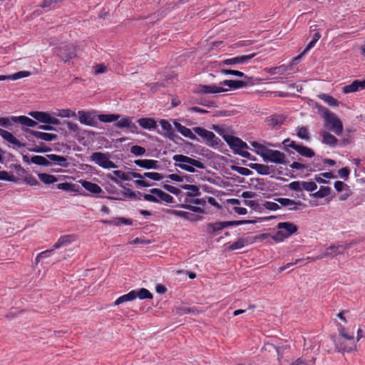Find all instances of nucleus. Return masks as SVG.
Instances as JSON below:
<instances>
[{"mask_svg":"<svg viewBox=\"0 0 365 365\" xmlns=\"http://www.w3.org/2000/svg\"><path fill=\"white\" fill-rule=\"evenodd\" d=\"M316 359L312 357L310 360H304L302 358L297 359L292 365H314Z\"/></svg>","mask_w":365,"mask_h":365,"instance_id":"4d7b16f0","label":"nucleus"},{"mask_svg":"<svg viewBox=\"0 0 365 365\" xmlns=\"http://www.w3.org/2000/svg\"><path fill=\"white\" fill-rule=\"evenodd\" d=\"M365 89V80H355L342 88L344 93H354Z\"/></svg>","mask_w":365,"mask_h":365,"instance_id":"f3484780","label":"nucleus"},{"mask_svg":"<svg viewBox=\"0 0 365 365\" xmlns=\"http://www.w3.org/2000/svg\"><path fill=\"white\" fill-rule=\"evenodd\" d=\"M80 183L85 190L93 194H98L103 192L102 188L96 183L87 180H81Z\"/></svg>","mask_w":365,"mask_h":365,"instance_id":"a878e982","label":"nucleus"},{"mask_svg":"<svg viewBox=\"0 0 365 365\" xmlns=\"http://www.w3.org/2000/svg\"><path fill=\"white\" fill-rule=\"evenodd\" d=\"M78 120L83 125L96 127L98 121L96 115H93L92 113L84 110H78Z\"/></svg>","mask_w":365,"mask_h":365,"instance_id":"4468645a","label":"nucleus"},{"mask_svg":"<svg viewBox=\"0 0 365 365\" xmlns=\"http://www.w3.org/2000/svg\"><path fill=\"white\" fill-rule=\"evenodd\" d=\"M0 180L10 182H14L16 180V178L13 175H9V173L5 170L0 171Z\"/></svg>","mask_w":365,"mask_h":365,"instance_id":"052dcab7","label":"nucleus"},{"mask_svg":"<svg viewBox=\"0 0 365 365\" xmlns=\"http://www.w3.org/2000/svg\"><path fill=\"white\" fill-rule=\"evenodd\" d=\"M135 299L134 292L130 291L128 294L119 297L115 302L114 305L118 306L123 303L130 302Z\"/></svg>","mask_w":365,"mask_h":365,"instance_id":"ea45409f","label":"nucleus"},{"mask_svg":"<svg viewBox=\"0 0 365 365\" xmlns=\"http://www.w3.org/2000/svg\"><path fill=\"white\" fill-rule=\"evenodd\" d=\"M138 124L145 129H152L156 127V122L150 118H143L138 120Z\"/></svg>","mask_w":365,"mask_h":365,"instance_id":"c9c22d12","label":"nucleus"},{"mask_svg":"<svg viewBox=\"0 0 365 365\" xmlns=\"http://www.w3.org/2000/svg\"><path fill=\"white\" fill-rule=\"evenodd\" d=\"M47 158L49 159V160L54 162L56 165L63 168H67L68 166L67 159L63 156L58 155L56 154H49L47 155Z\"/></svg>","mask_w":365,"mask_h":365,"instance_id":"473e14b6","label":"nucleus"},{"mask_svg":"<svg viewBox=\"0 0 365 365\" xmlns=\"http://www.w3.org/2000/svg\"><path fill=\"white\" fill-rule=\"evenodd\" d=\"M175 313H176V314H178L179 316H182V315L187 314L196 315L197 314H198V311H197V308L195 307H188L185 305L182 304V305L175 307Z\"/></svg>","mask_w":365,"mask_h":365,"instance_id":"c756f323","label":"nucleus"},{"mask_svg":"<svg viewBox=\"0 0 365 365\" xmlns=\"http://www.w3.org/2000/svg\"><path fill=\"white\" fill-rule=\"evenodd\" d=\"M338 331H339V336L338 338L342 339L343 340L348 341V347H345L346 349L348 350H355L356 348V340L354 336L353 333H349L346 328L342 326L339 325L338 327Z\"/></svg>","mask_w":365,"mask_h":365,"instance_id":"ddd939ff","label":"nucleus"},{"mask_svg":"<svg viewBox=\"0 0 365 365\" xmlns=\"http://www.w3.org/2000/svg\"><path fill=\"white\" fill-rule=\"evenodd\" d=\"M285 116L284 115L276 114L268 118L267 122L269 126L278 128L283 124Z\"/></svg>","mask_w":365,"mask_h":365,"instance_id":"bb28decb","label":"nucleus"},{"mask_svg":"<svg viewBox=\"0 0 365 365\" xmlns=\"http://www.w3.org/2000/svg\"><path fill=\"white\" fill-rule=\"evenodd\" d=\"M226 228L225 222H217L215 223H208L206 225V232L208 234H214Z\"/></svg>","mask_w":365,"mask_h":365,"instance_id":"2f4dec72","label":"nucleus"},{"mask_svg":"<svg viewBox=\"0 0 365 365\" xmlns=\"http://www.w3.org/2000/svg\"><path fill=\"white\" fill-rule=\"evenodd\" d=\"M297 135L302 140L309 141L310 135L308 129L305 126H299L297 128Z\"/></svg>","mask_w":365,"mask_h":365,"instance_id":"37998d69","label":"nucleus"},{"mask_svg":"<svg viewBox=\"0 0 365 365\" xmlns=\"http://www.w3.org/2000/svg\"><path fill=\"white\" fill-rule=\"evenodd\" d=\"M282 143L284 147L294 149L303 157L312 158L315 155V153L312 149L302 145H299L295 141L291 140L289 138L285 139Z\"/></svg>","mask_w":365,"mask_h":365,"instance_id":"6e6552de","label":"nucleus"},{"mask_svg":"<svg viewBox=\"0 0 365 365\" xmlns=\"http://www.w3.org/2000/svg\"><path fill=\"white\" fill-rule=\"evenodd\" d=\"M224 139L234 153L238 154L243 158H250V154L245 150V149L248 148V146L240 138L232 135H225Z\"/></svg>","mask_w":365,"mask_h":365,"instance_id":"39448f33","label":"nucleus"},{"mask_svg":"<svg viewBox=\"0 0 365 365\" xmlns=\"http://www.w3.org/2000/svg\"><path fill=\"white\" fill-rule=\"evenodd\" d=\"M163 187L167 191H168L169 192L175 195V198L177 200H178L179 198V195L180 193L182 192V190H180V188H178V187H176L173 185H168V184H164Z\"/></svg>","mask_w":365,"mask_h":365,"instance_id":"603ef678","label":"nucleus"},{"mask_svg":"<svg viewBox=\"0 0 365 365\" xmlns=\"http://www.w3.org/2000/svg\"><path fill=\"white\" fill-rule=\"evenodd\" d=\"M173 159L175 161V167L190 173H194L195 171V168L199 169L205 168V164L202 162L186 155H175Z\"/></svg>","mask_w":365,"mask_h":365,"instance_id":"f03ea898","label":"nucleus"},{"mask_svg":"<svg viewBox=\"0 0 365 365\" xmlns=\"http://www.w3.org/2000/svg\"><path fill=\"white\" fill-rule=\"evenodd\" d=\"M29 150L36 153H44L51 151V149L43 143H41L39 145L36 146V148Z\"/></svg>","mask_w":365,"mask_h":365,"instance_id":"69168bd1","label":"nucleus"},{"mask_svg":"<svg viewBox=\"0 0 365 365\" xmlns=\"http://www.w3.org/2000/svg\"><path fill=\"white\" fill-rule=\"evenodd\" d=\"M134 292L135 299L139 298L140 299H152V293L145 288H141L140 289L132 290Z\"/></svg>","mask_w":365,"mask_h":365,"instance_id":"f704fd0d","label":"nucleus"},{"mask_svg":"<svg viewBox=\"0 0 365 365\" xmlns=\"http://www.w3.org/2000/svg\"><path fill=\"white\" fill-rule=\"evenodd\" d=\"M24 181L31 186H37L40 185L38 181L33 175L26 176L24 178Z\"/></svg>","mask_w":365,"mask_h":365,"instance_id":"774afa93","label":"nucleus"},{"mask_svg":"<svg viewBox=\"0 0 365 365\" xmlns=\"http://www.w3.org/2000/svg\"><path fill=\"white\" fill-rule=\"evenodd\" d=\"M150 192L153 194H155V195H153L151 194H142L141 192H138V195L140 197H143L144 200L150 201V202H158V198L160 197V189L154 188L150 190Z\"/></svg>","mask_w":365,"mask_h":365,"instance_id":"e433bc0d","label":"nucleus"},{"mask_svg":"<svg viewBox=\"0 0 365 365\" xmlns=\"http://www.w3.org/2000/svg\"><path fill=\"white\" fill-rule=\"evenodd\" d=\"M290 203L287 208L291 211H297L301 209V207H304V204L301 200L295 201L294 200H290Z\"/></svg>","mask_w":365,"mask_h":365,"instance_id":"864d4df0","label":"nucleus"},{"mask_svg":"<svg viewBox=\"0 0 365 365\" xmlns=\"http://www.w3.org/2000/svg\"><path fill=\"white\" fill-rule=\"evenodd\" d=\"M221 73L224 75H234L238 77H243L245 79L250 80V78L245 75L244 73L237 71V70H232V69H222Z\"/></svg>","mask_w":365,"mask_h":365,"instance_id":"de8ad7c7","label":"nucleus"},{"mask_svg":"<svg viewBox=\"0 0 365 365\" xmlns=\"http://www.w3.org/2000/svg\"><path fill=\"white\" fill-rule=\"evenodd\" d=\"M130 152L135 155H143L145 153V149L140 145H133L130 148Z\"/></svg>","mask_w":365,"mask_h":365,"instance_id":"e2e57ef3","label":"nucleus"},{"mask_svg":"<svg viewBox=\"0 0 365 365\" xmlns=\"http://www.w3.org/2000/svg\"><path fill=\"white\" fill-rule=\"evenodd\" d=\"M256 56L255 53L249 54V55H242L240 56H236L231 58H227L223 60L220 64L221 65H234L238 63H247L249 60L252 59Z\"/></svg>","mask_w":365,"mask_h":365,"instance_id":"2eb2a0df","label":"nucleus"},{"mask_svg":"<svg viewBox=\"0 0 365 365\" xmlns=\"http://www.w3.org/2000/svg\"><path fill=\"white\" fill-rule=\"evenodd\" d=\"M287 71V67L284 65H282L280 66L270 68L268 70V73L271 75L279 74L282 75L285 73Z\"/></svg>","mask_w":365,"mask_h":365,"instance_id":"3c124183","label":"nucleus"},{"mask_svg":"<svg viewBox=\"0 0 365 365\" xmlns=\"http://www.w3.org/2000/svg\"><path fill=\"white\" fill-rule=\"evenodd\" d=\"M31 162L34 164L38 165H43V166H48L50 165L51 163L49 161V159L46 157H43L41 155H34L31 157Z\"/></svg>","mask_w":365,"mask_h":365,"instance_id":"58836bf2","label":"nucleus"},{"mask_svg":"<svg viewBox=\"0 0 365 365\" xmlns=\"http://www.w3.org/2000/svg\"><path fill=\"white\" fill-rule=\"evenodd\" d=\"M120 115L118 114H101L97 117V120H99L104 123H110L117 120Z\"/></svg>","mask_w":365,"mask_h":365,"instance_id":"79ce46f5","label":"nucleus"},{"mask_svg":"<svg viewBox=\"0 0 365 365\" xmlns=\"http://www.w3.org/2000/svg\"><path fill=\"white\" fill-rule=\"evenodd\" d=\"M268 236H269L268 234L263 233V234H261L258 236H255L253 237H240L236 242H235L229 245L228 250L232 251V250L241 249L246 245L252 244L256 240L262 241V240L267 239Z\"/></svg>","mask_w":365,"mask_h":365,"instance_id":"0eeeda50","label":"nucleus"},{"mask_svg":"<svg viewBox=\"0 0 365 365\" xmlns=\"http://www.w3.org/2000/svg\"><path fill=\"white\" fill-rule=\"evenodd\" d=\"M333 341L335 344L336 349L339 352H351L353 350L346 349L345 347H348V341L343 340L342 339L338 338L336 336L332 337Z\"/></svg>","mask_w":365,"mask_h":365,"instance_id":"7c9ffc66","label":"nucleus"},{"mask_svg":"<svg viewBox=\"0 0 365 365\" xmlns=\"http://www.w3.org/2000/svg\"><path fill=\"white\" fill-rule=\"evenodd\" d=\"M326 128L332 130L336 135H341L343 133L344 127L341 120L334 113L327 108L322 111Z\"/></svg>","mask_w":365,"mask_h":365,"instance_id":"7ed1b4c3","label":"nucleus"},{"mask_svg":"<svg viewBox=\"0 0 365 365\" xmlns=\"http://www.w3.org/2000/svg\"><path fill=\"white\" fill-rule=\"evenodd\" d=\"M76 240L74 235H66L59 237L58 241L53 245V249L56 250L62 247L67 246Z\"/></svg>","mask_w":365,"mask_h":365,"instance_id":"4be33fe9","label":"nucleus"},{"mask_svg":"<svg viewBox=\"0 0 365 365\" xmlns=\"http://www.w3.org/2000/svg\"><path fill=\"white\" fill-rule=\"evenodd\" d=\"M345 250V247H344L342 245H330L327 247L324 252V256H325L326 258L328 257H334L339 255L344 254V252Z\"/></svg>","mask_w":365,"mask_h":365,"instance_id":"aec40b11","label":"nucleus"},{"mask_svg":"<svg viewBox=\"0 0 365 365\" xmlns=\"http://www.w3.org/2000/svg\"><path fill=\"white\" fill-rule=\"evenodd\" d=\"M220 85L228 86L230 88L235 90L247 86L248 83L240 80H224L220 82Z\"/></svg>","mask_w":365,"mask_h":365,"instance_id":"b1692460","label":"nucleus"},{"mask_svg":"<svg viewBox=\"0 0 365 365\" xmlns=\"http://www.w3.org/2000/svg\"><path fill=\"white\" fill-rule=\"evenodd\" d=\"M173 124L175 125V129L184 137L187 138L192 140H197V137L193 133L192 130L181 125L180 123L177 122L176 120L173 121Z\"/></svg>","mask_w":365,"mask_h":365,"instance_id":"412c9836","label":"nucleus"},{"mask_svg":"<svg viewBox=\"0 0 365 365\" xmlns=\"http://www.w3.org/2000/svg\"><path fill=\"white\" fill-rule=\"evenodd\" d=\"M38 177L39 180L46 185L53 184L58 180L54 175L47 173H38Z\"/></svg>","mask_w":365,"mask_h":365,"instance_id":"a19ab883","label":"nucleus"},{"mask_svg":"<svg viewBox=\"0 0 365 365\" xmlns=\"http://www.w3.org/2000/svg\"><path fill=\"white\" fill-rule=\"evenodd\" d=\"M262 206L269 210H272V211H276L279 209H280V206L279 205L278 202H271V201H265L263 204H262Z\"/></svg>","mask_w":365,"mask_h":365,"instance_id":"6e6d98bb","label":"nucleus"},{"mask_svg":"<svg viewBox=\"0 0 365 365\" xmlns=\"http://www.w3.org/2000/svg\"><path fill=\"white\" fill-rule=\"evenodd\" d=\"M252 168L255 169L260 175H269V168L268 165L255 163L253 164Z\"/></svg>","mask_w":365,"mask_h":365,"instance_id":"49530a36","label":"nucleus"},{"mask_svg":"<svg viewBox=\"0 0 365 365\" xmlns=\"http://www.w3.org/2000/svg\"><path fill=\"white\" fill-rule=\"evenodd\" d=\"M227 90L222 86L216 85H200L198 87V93H219L225 92Z\"/></svg>","mask_w":365,"mask_h":365,"instance_id":"6ab92c4d","label":"nucleus"},{"mask_svg":"<svg viewBox=\"0 0 365 365\" xmlns=\"http://www.w3.org/2000/svg\"><path fill=\"white\" fill-rule=\"evenodd\" d=\"M32 118H34L38 122L45 124H53L58 125L60 124V120L51 116L48 113L43 111H31L29 113Z\"/></svg>","mask_w":365,"mask_h":365,"instance_id":"f8f14e48","label":"nucleus"},{"mask_svg":"<svg viewBox=\"0 0 365 365\" xmlns=\"http://www.w3.org/2000/svg\"><path fill=\"white\" fill-rule=\"evenodd\" d=\"M29 76H31V73L29 71H19L16 73L12 74L11 77H12V81H15V80H18V79L23 78L25 77H28Z\"/></svg>","mask_w":365,"mask_h":365,"instance_id":"0e129e2a","label":"nucleus"},{"mask_svg":"<svg viewBox=\"0 0 365 365\" xmlns=\"http://www.w3.org/2000/svg\"><path fill=\"white\" fill-rule=\"evenodd\" d=\"M183 178H185L186 179L187 181H190V179H191V177L190 176H188L187 175H179V174H170L168 176V178L172 180H174V181H177V182H182L183 180Z\"/></svg>","mask_w":365,"mask_h":365,"instance_id":"bf43d9fd","label":"nucleus"},{"mask_svg":"<svg viewBox=\"0 0 365 365\" xmlns=\"http://www.w3.org/2000/svg\"><path fill=\"white\" fill-rule=\"evenodd\" d=\"M130 121H131V118H128V117L123 118L116 122L115 126L118 128H128Z\"/></svg>","mask_w":365,"mask_h":365,"instance_id":"13d9d810","label":"nucleus"},{"mask_svg":"<svg viewBox=\"0 0 365 365\" xmlns=\"http://www.w3.org/2000/svg\"><path fill=\"white\" fill-rule=\"evenodd\" d=\"M101 222L103 224L110 225H115V226H119L121 224H125V225H132L131 220L126 219L124 217L116 218L113 220H102Z\"/></svg>","mask_w":365,"mask_h":365,"instance_id":"4c0bfd02","label":"nucleus"},{"mask_svg":"<svg viewBox=\"0 0 365 365\" xmlns=\"http://www.w3.org/2000/svg\"><path fill=\"white\" fill-rule=\"evenodd\" d=\"M319 134L322 137V143L324 144H326L331 148H334L337 145L338 139L332 134L327 131H322Z\"/></svg>","mask_w":365,"mask_h":365,"instance_id":"393cba45","label":"nucleus"},{"mask_svg":"<svg viewBox=\"0 0 365 365\" xmlns=\"http://www.w3.org/2000/svg\"><path fill=\"white\" fill-rule=\"evenodd\" d=\"M180 188L187 191H182L181 193L178 194L180 195L178 200V206L195 212L204 213L205 211L202 208L192 205H205V200L198 197L201 194L199 187L195 185H182Z\"/></svg>","mask_w":365,"mask_h":365,"instance_id":"f257e3e1","label":"nucleus"},{"mask_svg":"<svg viewBox=\"0 0 365 365\" xmlns=\"http://www.w3.org/2000/svg\"><path fill=\"white\" fill-rule=\"evenodd\" d=\"M192 130L201 137L207 145L210 146L218 145L219 139L213 132L206 130L202 127H194Z\"/></svg>","mask_w":365,"mask_h":365,"instance_id":"1a4fd4ad","label":"nucleus"},{"mask_svg":"<svg viewBox=\"0 0 365 365\" xmlns=\"http://www.w3.org/2000/svg\"><path fill=\"white\" fill-rule=\"evenodd\" d=\"M331 188L329 187H321L318 191L313 193L312 195L314 197H324L330 194Z\"/></svg>","mask_w":365,"mask_h":365,"instance_id":"09e8293b","label":"nucleus"},{"mask_svg":"<svg viewBox=\"0 0 365 365\" xmlns=\"http://www.w3.org/2000/svg\"><path fill=\"white\" fill-rule=\"evenodd\" d=\"M161 128L165 130V135L170 139L175 140V138H178L171 124L168 120L161 119Z\"/></svg>","mask_w":365,"mask_h":365,"instance_id":"c85d7f7f","label":"nucleus"},{"mask_svg":"<svg viewBox=\"0 0 365 365\" xmlns=\"http://www.w3.org/2000/svg\"><path fill=\"white\" fill-rule=\"evenodd\" d=\"M91 160L103 168H115L116 166L113 162L110 160L107 153L96 152L91 155Z\"/></svg>","mask_w":365,"mask_h":365,"instance_id":"9b49d317","label":"nucleus"},{"mask_svg":"<svg viewBox=\"0 0 365 365\" xmlns=\"http://www.w3.org/2000/svg\"><path fill=\"white\" fill-rule=\"evenodd\" d=\"M161 201L165 202L167 203H173L176 206H178V200L175 198V197H174L163 191H161Z\"/></svg>","mask_w":365,"mask_h":365,"instance_id":"8fccbe9b","label":"nucleus"},{"mask_svg":"<svg viewBox=\"0 0 365 365\" xmlns=\"http://www.w3.org/2000/svg\"><path fill=\"white\" fill-rule=\"evenodd\" d=\"M53 52L66 63L77 56V47L71 43H61L54 48Z\"/></svg>","mask_w":365,"mask_h":365,"instance_id":"20e7f679","label":"nucleus"},{"mask_svg":"<svg viewBox=\"0 0 365 365\" xmlns=\"http://www.w3.org/2000/svg\"><path fill=\"white\" fill-rule=\"evenodd\" d=\"M260 155L264 160L269 162L278 163V164H287L285 155L277 150L267 149L265 152L261 153Z\"/></svg>","mask_w":365,"mask_h":365,"instance_id":"9d476101","label":"nucleus"},{"mask_svg":"<svg viewBox=\"0 0 365 365\" xmlns=\"http://www.w3.org/2000/svg\"><path fill=\"white\" fill-rule=\"evenodd\" d=\"M157 160H148V159H140L135 160V164L140 168L146 169L156 168Z\"/></svg>","mask_w":365,"mask_h":365,"instance_id":"72a5a7b5","label":"nucleus"},{"mask_svg":"<svg viewBox=\"0 0 365 365\" xmlns=\"http://www.w3.org/2000/svg\"><path fill=\"white\" fill-rule=\"evenodd\" d=\"M277 227L279 230L272 237L277 242L283 241L284 239L296 233L298 230L297 226L289 222H279L277 224Z\"/></svg>","mask_w":365,"mask_h":365,"instance_id":"423d86ee","label":"nucleus"},{"mask_svg":"<svg viewBox=\"0 0 365 365\" xmlns=\"http://www.w3.org/2000/svg\"><path fill=\"white\" fill-rule=\"evenodd\" d=\"M0 135L9 143L13 144L19 148L25 147V144L21 143L12 133L10 132L0 128Z\"/></svg>","mask_w":365,"mask_h":365,"instance_id":"a211bd4d","label":"nucleus"},{"mask_svg":"<svg viewBox=\"0 0 365 365\" xmlns=\"http://www.w3.org/2000/svg\"><path fill=\"white\" fill-rule=\"evenodd\" d=\"M55 115L61 118H74L76 117L75 111L70 109H59Z\"/></svg>","mask_w":365,"mask_h":365,"instance_id":"a18cd8bd","label":"nucleus"},{"mask_svg":"<svg viewBox=\"0 0 365 365\" xmlns=\"http://www.w3.org/2000/svg\"><path fill=\"white\" fill-rule=\"evenodd\" d=\"M302 189H304L307 191H314L317 188V184L313 181H310V182L303 181V182H302Z\"/></svg>","mask_w":365,"mask_h":365,"instance_id":"5fc2aeb1","label":"nucleus"},{"mask_svg":"<svg viewBox=\"0 0 365 365\" xmlns=\"http://www.w3.org/2000/svg\"><path fill=\"white\" fill-rule=\"evenodd\" d=\"M338 173L341 178L344 179V180H346L350 174V170L347 167L342 168L339 170Z\"/></svg>","mask_w":365,"mask_h":365,"instance_id":"338daca9","label":"nucleus"},{"mask_svg":"<svg viewBox=\"0 0 365 365\" xmlns=\"http://www.w3.org/2000/svg\"><path fill=\"white\" fill-rule=\"evenodd\" d=\"M319 98L331 106H337L339 104V102L336 99L325 93L320 94Z\"/></svg>","mask_w":365,"mask_h":365,"instance_id":"c03bdc74","label":"nucleus"},{"mask_svg":"<svg viewBox=\"0 0 365 365\" xmlns=\"http://www.w3.org/2000/svg\"><path fill=\"white\" fill-rule=\"evenodd\" d=\"M11 120L14 123H19L23 125H26L28 127H35L37 125V122L27 116L21 115V116H11Z\"/></svg>","mask_w":365,"mask_h":365,"instance_id":"cd10ccee","label":"nucleus"},{"mask_svg":"<svg viewBox=\"0 0 365 365\" xmlns=\"http://www.w3.org/2000/svg\"><path fill=\"white\" fill-rule=\"evenodd\" d=\"M55 249H51V250H45L43 252H40L37 256H36V263H38L41 259L43 258H46V257H48L51 255L53 251Z\"/></svg>","mask_w":365,"mask_h":365,"instance_id":"680f3d73","label":"nucleus"},{"mask_svg":"<svg viewBox=\"0 0 365 365\" xmlns=\"http://www.w3.org/2000/svg\"><path fill=\"white\" fill-rule=\"evenodd\" d=\"M26 132L28 134H29L30 135H32L36 138H38V139H41L42 140L47 141V142L56 140L58 138V135L56 134L36 131V130H31L29 128H27L26 130Z\"/></svg>","mask_w":365,"mask_h":365,"instance_id":"dca6fc26","label":"nucleus"},{"mask_svg":"<svg viewBox=\"0 0 365 365\" xmlns=\"http://www.w3.org/2000/svg\"><path fill=\"white\" fill-rule=\"evenodd\" d=\"M166 212L173 214L176 216L181 217L182 218L187 219L190 221H198L202 219V217L197 215L195 214H192L190 212H185V211H178L175 210H166Z\"/></svg>","mask_w":365,"mask_h":365,"instance_id":"5701e85b","label":"nucleus"}]
</instances>
